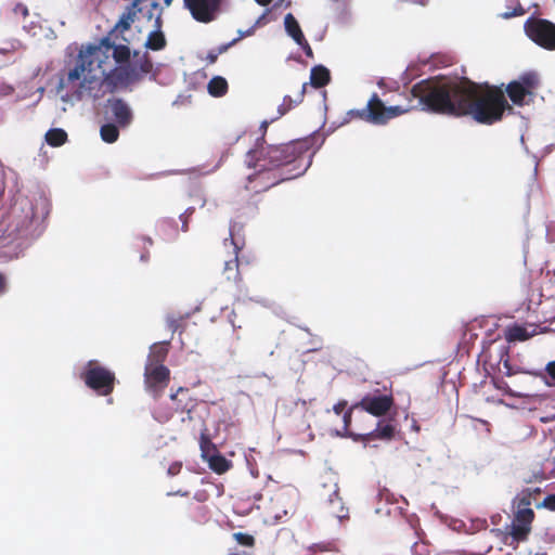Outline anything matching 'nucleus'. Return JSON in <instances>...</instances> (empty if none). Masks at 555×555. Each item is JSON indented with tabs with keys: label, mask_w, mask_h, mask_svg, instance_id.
<instances>
[{
	"label": "nucleus",
	"mask_w": 555,
	"mask_h": 555,
	"mask_svg": "<svg viewBox=\"0 0 555 555\" xmlns=\"http://www.w3.org/2000/svg\"><path fill=\"white\" fill-rule=\"evenodd\" d=\"M111 52L116 63L129 62V47L115 44L105 37L98 46H89L86 50L79 51L74 67L60 79L59 89H73L78 100L99 99L103 94L104 78L107 76L104 64Z\"/></svg>",
	"instance_id": "f03ea898"
},
{
	"label": "nucleus",
	"mask_w": 555,
	"mask_h": 555,
	"mask_svg": "<svg viewBox=\"0 0 555 555\" xmlns=\"http://www.w3.org/2000/svg\"><path fill=\"white\" fill-rule=\"evenodd\" d=\"M139 67H140L141 73H143V74H149L152 70L153 64L146 54L143 56L142 61L140 62Z\"/></svg>",
	"instance_id": "e433bc0d"
},
{
	"label": "nucleus",
	"mask_w": 555,
	"mask_h": 555,
	"mask_svg": "<svg viewBox=\"0 0 555 555\" xmlns=\"http://www.w3.org/2000/svg\"><path fill=\"white\" fill-rule=\"evenodd\" d=\"M284 26L287 35L293 38L296 43H300L305 36L301 31V28L292 13H287L284 17Z\"/></svg>",
	"instance_id": "4be33fe9"
},
{
	"label": "nucleus",
	"mask_w": 555,
	"mask_h": 555,
	"mask_svg": "<svg viewBox=\"0 0 555 555\" xmlns=\"http://www.w3.org/2000/svg\"><path fill=\"white\" fill-rule=\"evenodd\" d=\"M145 0H131L132 3H135L138 7L141 5L142 2H144Z\"/></svg>",
	"instance_id": "5fc2aeb1"
},
{
	"label": "nucleus",
	"mask_w": 555,
	"mask_h": 555,
	"mask_svg": "<svg viewBox=\"0 0 555 555\" xmlns=\"http://www.w3.org/2000/svg\"><path fill=\"white\" fill-rule=\"evenodd\" d=\"M12 216L16 219V230H27L36 218L35 208L28 199L17 201L12 208Z\"/></svg>",
	"instance_id": "ddd939ff"
},
{
	"label": "nucleus",
	"mask_w": 555,
	"mask_h": 555,
	"mask_svg": "<svg viewBox=\"0 0 555 555\" xmlns=\"http://www.w3.org/2000/svg\"><path fill=\"white\" fill-rule=\"evenodd\" d=\"M233 539L240 545H243V546H246V547H254L255 543H256L255 538L251 534L245 533V532H234L233 533Z\"/></svg>",
	"instance_id": "7c9ffc66"
},
{
	"label": "nucleus",
	"mask_w": 555,
	"mask_h": 555,
	"mask_svg": "<svg viewBox=\"0 0 555 555\" xmlns=\"http://www.w3.org/2000/svg\"><path fill=\"white\" fill-rule=\"evenodd\" d=\"M182 321H183V318L182 317H168L167 318V325H168V328L171 331V332H177L180 330L181 327V324H182Z\"/></svg>",
	"instance_id": "72a5a7b5"
},
{
	"label": "nucleus",
	"mask_w": 555,
	"mask_h": 555,
	"mask_svg": "<svg viewBox=\"0 0 555 555\" xmlns=\"http://www.w3.org/2000/svg\"><path fill=\"white\" fill-rule=\"evenodd\" d=\"M538 507H544L546 509L555 512V494L546 495L543 499L542 503L538 505Z\"/></svg>",
	"instance_id": "f704fd0d"
},
{
	"label": "nucleus",
	"mask_w": 555,
	"mask_h": 555,
	"mask_svg": "<svg viewBox=\"0 0 555 555\" xmlns=\"http://www.w3.org/2000/svg\"><path fill=\"white\" fill-rule=\"evenodd\" d=\"M253 33H254V28H249L247 31L241 33L240 36L237 38H234L232 41L219 46L216 49L218 54L220 55V54L227 52L232 46H234L236 42H238L243 37L250 36V35H253Z\"/></svg>",
	"instance_id": "2f4dec72"
},
{
	"label": "nucleus",
	"mask_w": 555,
	"mask_h": 555,
	"mask_svg": "<svg viewBox=\"0 0 555 555\" xmlns=\"http://www.w3.org/2000/svg\"><path fill=\"white\" fill-rule=\"evenodd\" d=\"M372 427V426H369ZM358 437L363 438L362 442L371 441L374 439L389 441L396 435V426L391 421H379L374 429H365L356 434Z\"/></svg>",
	"instance_id": "4468645a"
},
{
	"label": "nucleus",
	"mask_w": 555,
	"mask_h": 555,
	"mask_svg": "<svg viewBox=\"0 0 555 555\" xmlns=\"http://www.w3.org/2000/svg\"><path fill=\"white\" fill-rule=\"evenodd\" d=\"M395 401L392 395L376 393L365 395L359 402L352 404L353 409H360L373 416L380 417L386 415L392 408Z\"/></svg>",
	"instance_id": "9d476101"
},
{
	"label": "nucleus",
	"mask_w": 555,
	"mask_h": 555,
	"mask_svg": "<svg viewBox=\"0 0 555 555\" xmlns=\"http://www.w3.org/2000/svg\"><path fill=\"white\" fill-rule=\"evenodd\" d=\"M194 211V208H189L184 214L180 215V219L182 220V231L186 232L189 230L188 216H191Z\"/></svg>",
	"instance_id": "58836bf2"
},
{
	"label": "nucleus",
	"mask_w": 555,
	"mask_h": 555,
	"mask_svg": "<svg viewBox=\"0 0 555 555\" xmlns=\"http://www.w3.org/2000/svg\"><path fill=\"white\" fill-rule=\"evenodd\" d=\"M207 89L209 94L215 98L223 96L229 89L228 81L221 76H215L209 80Z\"/></svg>",
	"instance_id": "393cba45"
},
{
	"label": "nucleus",
	"mask_w": 555,
	"mask_h": 555,
	"mask_svg": "<svg viewBox=\"0 0 555 555\" xmlns=\"http://www.w3.org/2000/svg\"><path fill=\"white\" fill-rule=\"evenodd\" d=\"M173 0H164V4L166 8L170 7L171 3H172ZM151 8L153 10H158L160 7H159V3L156 1V0H153L152 3H151Z\"/></svg>",
	"instance_id": "09e8293b"
},
{
	"label": "nucleus",
	"mask_w": 555,
	"mask_h": 555,
	"mask_svg": "<svg viewBox=\"0 0 555 555\" xmlns=\"http://www.w3.org/2000/svg\"><path fill=\"white\" fill-rule=\"evenodd\" d=\"M15 13L16 14H21L23 17H26L28 16V9L26 5L24 4H17L14 9Z\"/></svg>",
	"instance_id": "a18cd8bd"
},
{
	"label": "nucleus",
	"mask_w": 555,
	"mask_h": 555,
	"mask_svg": "<svg viewBox=\"0 0 555 555\" xmlns=\"http://www.w3.org/2000/svg\"><path fill=\"white\" fill-rule=\"evenodd\" d=\"M539 86L540 79L538 74L527 72L521 74L518 79L508 82L505 91L513 104L524 106L533 101Z\"/></svg>",
	"instance_id": "0eeeda50"
},
{
	"label": "nucleus",
	"mask_w": 555,
	"mask_h": 555,
	"mask_svg": "<svg viewBox=\"0 0 555 555\" xmlns=\"http://www.w3.org/2000/svg\"><path fill=\"white\" fill-rule=\"evenodd\" d=\"M267 127H268L267 121H263V122L261 124V128L266 131Z\"/></svg>",
	"instance_id": "6e6d98bb"
},
{
	"label": "nucleus",
	"mask_w": 555,
	"mask_h": 555,
	"mask_svg": "<svg viewBox=\"0 0 555 555\" xmlns=\"http://www.w3.org/2000/svg\"><path fill=\"white\" fill-rule=\"evenodd\" d=\"M409 105L406 107L395 105L386 106L377 93H373L366 103L367 124L372 125H386L390 119L401 116L410 111H424L425 108L418 106L420 96L414 95L413 87L410 90Z\"/></svg>",
	"instance_id": "20e7f679"
},
{
	"label": "nucleus",
	"mask_w": 555,
	"mask_h": 555,
	"mask_svg": "<svg viewBox=\"0 0 555 555\" xmlns=\"http://www.w3.org/2000/svg\"><path fill=\"white\" fill-rule=\"evenodd\" d=\"M182 463L181 462H175L168 467V475L169 476H176L181 472Z\"/></svg>",
	"instance_id": "a19ab883"
},
{
	"label": "nucleus",
	"mask_w": 555,
	"mask_h": 555,
	"mask_svg": "<svg viewBox=\"0 0 555 555\" xmlns=\"http://www.w3.org/2000/svg\"><path fill=\"white\" fill-rule=\"evenodd\" d=\"M366 115H367L366 106L363 108H360V109H350L347 112L348 120L359 119V120H363V121L367 122Z\"/></svg>",
	"instance_id": "473e14b6"
},
{
	"label": "nucleus",
	"mask_w": 555,
	"mask_h": 555,
	"mask_svg": "<svg viewBox=\"0 0 555 555\" xmlns=\"http://www.w3.org/2000/svg\"><path fill=\"white\" fill-rule=\"evenodd\" d=\"M208 442H209V440L203 435L202 439H201V447L203 450H204V444L208 443Z\"/></svg>",
	"instance_id": "603ef678"
},
{
	"label": "nucleus",
	"mask_w": 555,
	"mask_h": 555,
	"mask_svg": "<svg viewBox=\"0 0 555 555\" xmlns=\"http://www.w3.org/2000/svg\"><path fill=\"white\" fill-rule=\"evenodd\" d=\"M80 378L88 388L95 391L99 396H109L114 391L116 383L115 373L94 360L87 363L80 373Z\"/></svg>",
	"instance_id": "423d86ee"
},
{
	"label": "nucleus",
	"mask_w": 555,
	"mask_h": 555,
	"mask_svg": "<svg viewBox=\"0 0 555 555\" xmlns=\"http://www.w3.org/2000/svg\"><path fill=\"white\" fill-rule=\"evenodd\" d=\"M209 467L217 474H224L231 467V462L221 454H215L209 459Z\"/></svg>",
	"instance_id": "cd10ccee"
},
{
	"label": "nucleus",
	"mask_w": 555,
	"mask_h": 555,
	"mask_svg": "<svg viewBox=\"0 0 555 555\" xmlns=\"http://www.w3.org/2000/svg\"><path fill=\"white\" fill-rule=\"evenodd\" d=\"M328 514L338 519L347 517L348 509L344 506L341 498L339 496L338 489L335 488L332 494L328 495Z\"/></svg>",
	"instance_id": "a211bd4d"
},
{
	"label": "nucleus",
	"mask_w": 555,
	"mask_h": 555,
	"mask_svg": "<svg viewBox=\"0 0 555 555\" xmlns=\"http://www.w3.org/2000/svg\"><path fill=\"white\" fill-rule=\"evenodd\" d=\"M258 4L266 7L272 2V0H255Z\"/></svg>",
	"instance_id": "3c124183"
},
{
	"label": "nucleus",
	"mask_w": 555,
	"mask_h": 555,
	"mask_svg": "<svg viewBox=\"0 0 555 555\" xmlns=\"http://www.w3.org/2000/svg\"><path fill=\"white\" fill-rule=\"evenodd\" d=\"M297 44L301 47V49L304 50L305 54L308 57H311V59L313 57V51L306 38H304L302 41L300 40V43H297Z\"/></svg>",
	"instance_id": "ea45409f"
},
{
	"label": "nucleus",
	"mask_w": 555,
	"mask_h": 555,
	"mask_svg": "<svg viewBox=\"0 0 555 555\" xmlns=\"http://www.w3.org/2000/svg\"><path fill=\"white\" fill-rule=\"evenodd\" d=\"M141 7H138L135 3L130 2L125 8L124 12L120 14L119 20L115 24L113 31H119L120 34L128 31L138 18V15L141 13Z\"/></svg>",
	"instance_id": "2eb2a0df"
},
{
	"label": "nucleus",
	"mask_w": 555,
	"mask_h": 555,
	"mask_svg": "<svg viewBox=\"0 0 555 555\" xmlns=\"http://www.w3.org/2000/svg\"><path fill=\"white\" fill-rule=\"evenodd\" d=\"M413 555H428L426 544L415 541L411 547Z\"/></svg>",
	"instance_id": "c9c22d12"
},
{
	"label": "nucleus",
	"mask_w": 555,
	"mask_h": 555,
	"mask_svg": "<svg viewBox=\"0 0 555 555\" xmlns=\"http://www.w3.org/2000/svg\"><path fill=\"white\" fill-rule=\"evenodd\" d=\"M524 14H525V10L521 7V4L518 3L517 7L514 9V11L505 12V13L502 14V16L504 18H511V17H514V16H520V15H524Z\"/></svg>",
	"instance_id": "4c0bfd02"
},
{
	"label": "nucleus",
	"mask_w": 555,
	"mask_h": 555,
	"mask_svg": "<svg viewBox=\"0 0 555 555\" xmlns=\"http://www.w3.org/2000/svg\"><path fill=\"white\" fill-rule=\"evenodd\" d=\"M67 138L66 131L62 128H52L46 133V142L53 147H59L65 144Z\"/></svg>",
	"instance_id": "a878e982"
},
{
	"label": "nucleus",
	"mask_w": 555,
	"mask_h": 555,
	"mask_svg": "<svg viewBox=\"0 0 555 555\" xmlns=\"http://www.w3.org/2000/svg\"><path fill=\"white\" fill-rule=\"evenodd\" d=\"M546 373L547 375L555 380V361H551L546 364Z\"/></svg>",
	"instance_id": "c03bdc74"
},
{
	"label": "nucleus",
	"mask_w": 555,
	"mask_h": 555,
	"mask_svg": "<svg viewBox=\"0 0 555 555\" xmlns=\"http://www.w3.org/2000/svg\"><path fill=\"white\" fill-rule=\"evenodd\" d=\"M218 56H219V54H218L217 50H210V51H208L205 60L207 61L208 64H215L218 60Z\"/></svg>",
	"instance_id": "37998d69"
},
{
	"label": "nucleus",
	"mask_w": 555,
	"mask_h": 555,
	"mask_svg": "<svg viewBox=\"0 0 555 555\" xmlns=\"http://www.w3.org/2000/svg\"><path fill=\"white\" fill-rule=\"evenodd\" d=\"M526 34L540 47L555 50V24L547 20L529 18L525 24Z\"/></svg>",
	"instance_id": "1a4fd4ad"
},
{
	"label": "nucleus",
	"mask_w": 555,
	"mask_h": 555,
	"mask_svg": "<svg viewBox=\"0 0 555 555\" xmlns=\"http://www.w3.org/2000/svg\"><path fill=\"white\" fill-rule=\"evenodd\" d=\"M170 371L164 364L145 365L144 382L146 389L154 396H158L168 386Z\"/></svg>",
	"instance_id": "9b49d317"
},
{
	"label": "nucleus",
	"mask_w": 555,
	"mask_h": 555,
	"mask_svg": "<svg viewBox=\"0 0 555 555\" xmlns=\"http://www.w3.org/2000/svg\"><path fill=\"white\" fill-rule=\"evenodd\" d=\"M356 410L357 409H353L351 405L350 409L344 413V417H343L344 430H345L346 436L351 437L354 441L362 442L363 438H360L354 434H357L359 431H365V429H369L370 427L362 426V425H356V426L352 425V413Z\"/></svg>",
	"instance_id": "6ab92c4d"
},
{
	"label": "nucleus",
	"mask_w": 555,
	"mask_h": 555,
	"mask_svg": "<svg viewBox=\"0 0 555 555\" xmlns=\"http://www.w3.org/2000/svg\"><path fill=\"white\" fill-rule=\"evenodd\" d=\"M175 494L182 495V496H188V495H189V492H188V491H184V492H183V491L179 490V491H177Z\"/></svg>",
	"instance_id": "864d4df0"
},
{
	"label": "nucleus",
	"mask_w": 555,
	"mask_h": 555,
	"mask_svg": "<svg viewBox=\"0 0 555 555\" xmlns=\"http://www.w3.org/2000/svg\"><path fill=\"white\" fill-rule=\"evenodd\" d=\"M331 80L330 70L323 65H317L311 68L310 85L314 88H323Z\"/></svg>",
	"instance_id": "aec40b11"
},
{
	"label": "nucleus",
	"mask_w": 555,
	"mask_h": 555,
	"mask_svg": "<svg viewBox=\"0 0 555 555\" xmlns=\"http://www.w3.org/2000/svg\"><path fill=\"white\" fill-rule=\"evenodd\" d=\"M307 82H304L300 87V90L298 91L295 99H293L291 95H285L283 98L282 104L279 106V113L280 115H285L287 112H289L292 108L300 104L304 100L306 90H307Z\"/></svg>",
	"instance_id": "5701e85b"
},
{
	"label": "nucleus",
	"mask_w": 555,
	"mask_h": 555,
	"mask_svg": "<svg viewBox=\"0 0 555 555\" xmlns=\"http://www.w3.org/2000/svg\"><path fill=\"white\" fill-rule=\"evenodd\" d=\"M309 550L312 553H324V552L337 553V552H339V547L334 540L314 543L309 547Z\"/></svg>",
	"instance_id": "c756f323"
},
{
	"label": "nucleus",
	"mask_w": 555,
	"mask_h": 555,
	"mask_svg": "<svg viewBox=\"0 0 555 555\" xmlns=\"http://www.w3.org/2000/svg\"><path fill=\"white\" fill-rule=\"evenodd\" d=\"M264 18V15H262L258 21L257 24H260L261 20Z\"/></svg>",
	"instance_id": "13d9d810"
},
{
	"label": "nucleus",
	"mask_w": 555,
	"mask_h": 555,
	"mask_svg": "<svg viewBox=\"0 0 555 555\" xmlns=\"http://www.w3.org/2000/svg\"><path fill=\"white\" fill-rule=\"evenodd\" d=\"M183 398H189V390L180 388L177 393L171 395V399L175 401H182Z\"/></svg>",
	"instance_id": "79ce46f5"
},
{
	"label": "nucleus",
	"mask_w": 555,
	"mask_h": 555,
	"mask_svg": "<svg viewBox=\"0 0 555 555\" xmlns=\"http://www.w3.org/2000/svg\"><path fill=\"white\" fill-rule=\"evenodd\" d=\"M181 410H182V411L186 410V411H189V412H190L189 404L183 405V406L181 408Z\"/></svg>",
	"instance_id": "4d7b16f0"
},
{
	"label": "nucleus",
	"mask_w": 555,
	"mask_h": 555,
	"mask_svg": "<svg viewBox=\"0 0 555 555\" xmlns=\"http://www.w3.org/2000/svg\"><path fill=\"white\" fill-rule=\"evenodd\" d=\"M168 354L167 344H154L151 347L146 365L163 364Z\"/></svg>",
	"instance_id": "b1692460"
},
{
	"label": "nucleus",
	"mask_w": 555,
	"mask_h": 555,
	"mask_svg": "<svg viewBox=\"0 0 555 555\" xmlns=\"http://www.w3.org/2000/svg\"><path fill=\"white\" fill-rule=\"evenodd\" d=\"M308 152L307 142L297 140L284 144H271L259 151H249L248 157L257 159V166H266L292 180L307 170L309 166V163L306 162Z\"/></svg>",
	"instance_id": "7ed1b4c3"
},
{
	"label": "nucleus",
	"mask_w": 555,
	"mask_h": 555,
	"mask_svg": "<svg viewBox=\"0 0 555 555\" xmlns=\"http://www.w3.org/2000/svg\"><path fill=\"white\" fill-rule=\"evenodd\" d=\"M231 241H233L232 237H231ZM232 243L234 244L235 255L232 259L224 261L222 274L224 275L227 281L238 284L242 282V276L240 273V262H238L240 247L234 242H232Z\"/></svg>",
	"instance_id": "dca6fc26"
},
{
	"label": "nucleus",
	"mask_w": 555,
	"mask_h": 555,
	"mask_svg": "<svg viewBox=\"0 0 555 555\" xmlns=\"http://www.w3.org/2000/svg\"><path fill=\"white\" fill-rule=\"evenodd\" d=\"M505 339L508 343L525 341L533 336V332H528L527 327L519 324H513L505 330Z\"/></svg>",
	"instance_id": "412c9836"
},
{
	"label": "nucleus",
	"mask_w": 555,
	"mask_h": 555,
	"mask_svg": "<svg viewBox=\"0 0 555 555\" xmlns=\"http://www.w3.org/2000/svg\"><path fill=\"white\" fill-rule=\"evenodd\" d=\"M101 139L106 143H114L119 138V130L115 124H104L100 129Z\"/></svg>",
	"instance_id": "c85d7f7f"
},
{
	"label": "nucleus",
	"mask_w": 555,
	"mask_h": 555,
	"mask_svg": "<svg viewBox=\"0 0 555 555\" xmlns=\"http://www.w3.org/2000/svg\"><path fill=\"white\" fill-rule=\"evenodd\" d=\"M112 112L118 126L127 127L132 120V113L129 106L120 99L112 104Z\"/></svg>",
	"instance_id": "f3484780"
},
{
	"label": "nucleus",
	"mask_w": 555,
	"mask_h": 555,
	"mask_svg": "<svg viewBox=\"0 0 555 555\" xmlns=\"http://www.w3.org/2000/svg\"><path fill=\"white\" fill-rule=\"evenodd\" d=\"M420 96L418 106L428 113L450 117H470L481 125L502 120L506 109H512L504 91L495 86H480L467 78H428L413 86Z\"/></svg>",
	"instance_id": "f257e3e1"
},
{
	"label": "nucleus",
	"mask_w": 555,
	"mask_h": 555,
	"mask_svg": "<svg viewBox=\"0 0 555 555\" xmlns=\"http://www.w3.org/2000/svg\"><path fill=\"white\" fill-rule=\"evenodd\" d=\"M531 502L532 492L530 489L522 490L513 500L515 513L509 534L517 542L526 541L531 532V526L535 518L534 511L530 507Z\"/></svg>",
	"instance_id": "39448f33"
},
{
	"label": "nucleus",
	"mask_w": 555,
	"mask_h": 555,
	"mask_svg": "<svg viewBox=\"0 0 555 555\" xmlns=\"http://www.w3.org/2000/svg\"><path fill=\"white\" fill-rule=\"evenodd\" d=\"M7 291V279L3 273H0V295L4 294Z\"/></svg>",
	"instance_id": "8fccbe9b"
},
{
	"label": "nucleus",
	"mask_w": 555,
	"mask_h": 555,
	"mask_svg": "<svg viewBox=\"0 0 555 555\" xmlns=\"http://www.w3.org/2000/svg\"><path fill=\"white\" fill-rule=\"evenodd\" d=\"M347 406V402L346 401H339L338 403H336L333 408L334 412L339 415L344 412L345 408Z\"/></svg>",
	"instance_id": "de8ad7c7"
},
{
	"label": "nucleus",
	"mask_w": 555,
	"mask_h": 555,
	"mask_svg": "<svg viewBox=\"0 0 555 555\" xmlns=\"http://www.w3.org/2000/svg\"><path fill=\"white\" fill-rule=\"evenodd\" d=\"M253 167L256 171L247 176L246 184L244 185L247 191L254 193L264 192L288 180L283 175H280L279 171H273L266 166H257V159H255Z\"/></svg>",
	"instance_id": "6e6552de"
},
{
	"label": "nucleus",
	"mask_w": 555,
	"mask_h": 555,
	"mask_svg": "<svg viewBox=\"0 0 555 555\" xmlns=\"http://www.w3.org/2000/svg\"><path fill=\"white\" fill-rule=\"evenodd\" d=\"M183 2L193 18L201 23L214 21L221 4V0H183Z\"/></svg>",
	"instance_id": "f8f14e48"
},
{
	"label": "nucleus",
	"mask_w": 555,
	"mask_h": 555,
	"mask_svg": "<svg viewBox=\"0 0 555 555\" xmlns=\"http://www.w3.org/2000/svg\"><path fill=\"white\" fill-rule=\"evenodd\" d=\"M167 44L165 35L162 30L155 29L150 33L145 42V47L153 51L163 50Z\"/></svg>",
	"instance_id": "bb28decb"
},
{
	"label": "nucleus",
	"mask_w": 555,
	"mask_h": 555,
	"mask_svg": "<svg viewBox=\"0 0 555 555\" xmlns=\"http://www.w3.org/2000/svg\"><path fill=\"white\" fill-rule=\"evenodd\" d=\"M163 10H164V8H159L158 9V13H157V16L155 18V28L159 29V30H160L162 25H163V17H162L163 16Z\"/></svg>",
	"instance_id": "49530a36"
}]
</instances>
